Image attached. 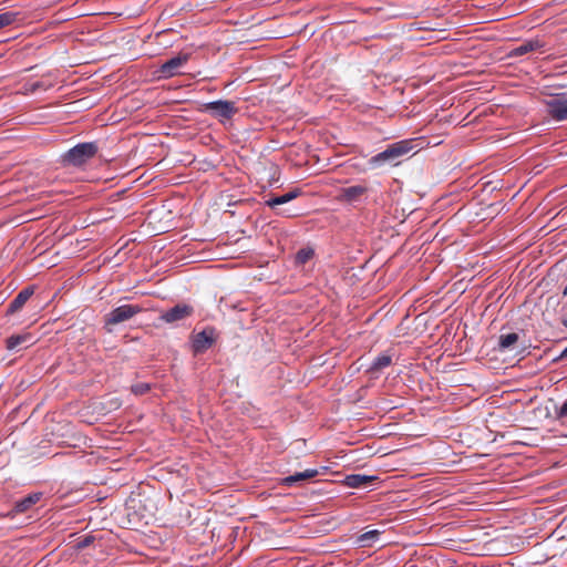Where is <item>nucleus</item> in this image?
Listing matches in <instances>:
<instances>
[{
	"label": "nucleus",
	"mask_w": 567,
	"mask_h": 567,
	"mask_svg": "<svg viewBox=\"0 0 567 567\" xmlns=\"http://www.w3.org/2000/svg\"><path fill=\"white\" fill-rule=\"evenodd\" d=\"M422 138H406L389 144L384 151L369 159L374 168L395 167L422 150Z\"/></svg>",
	"instance_id": "obj_1"
},
{
	"label": "nucleus",
	"mask_w": 567,
	"mask_h": 567,
	"mask_svg": "<svg viewBox=\"0 0 567 567\" xmlns=\"http://www.w3.org/2000/svg\"><path fill=\"white\" fill-rule=\"evenodd\" d=\"M97 142L79 143L69 151L61 154L59 163L63 167L84 168L99 154Z\"/></svg>",
	"instance_id": "obj_2"
},
{
	"label": "nucleus",
	"mask_w": 567,
	"mask_h": 567,
	"mask_svg": "<svg viewBox=\"0 0 567 567\" xmlns=\"http://www.w3.org/2000/svg\"><path fill=\"white\" fill-rule=\"evenodd\" d=\"M142 310L143 308L138 305H123L109 312L104 322L106 326H115L130 320Z\"/></svg>",
	"instance_id": "obj_3"
},
{
	"label": "nucleus",
	"mask_w": 567,
	"mask_h": 567,
	"mask_svg": "<svg viewBox=\"0 0 567 567\" xmlns=\"http://www.w3.org/2000/svg\"><path fill=\"white\" fill-rule=\"evenodd\" d=\"M216 341V330L214 327H206L203 331L193 336L192 348L194 353H204Z\"/></svg>",
	"instance_id": "obj_4"
},
{
	"label": "nucleus",
	"mask_w": 567,
	"mask_h": 567,
	"mask_svg": "<svg viewBox=\"0 0 567 567\" xmlns=\"http://www.w3.org/2000/svg\"><path fill=\"white\" fill-rule=\"evenodd\" d=\"M194 307L188 303H177L173 308L161 313L159 319L166 323H174L192 317Z\"/></svg>",
	"instance_id": "obj_5"
},
{
	"label": "nucleus",
	"mask_w": 567,
	"mask_h": 567,
	"mask_svg": "<svg viewBox=\"0 0 567 567\" xmlns=\"http://www.w3.org/2000/svg\"><path fill=\"white\" fill-rule=\"evenodd\" d=\"M205 110L226 120L231 118L238 111L234 102L225 100L209 102L205 104Z\"/></svg>",
	"instance_id": "obj_6"
},
{
	"label": "nucleus",
	"mask_w": 567,
	"mask_h": 567,
	"mask_svg": "<svg viewBox=\"0 0 567 567\" xmlns=\"http://www.w3.org/2000/svg\"><path fill=\"white\" fill-rule=\"evenodd\" d=\"M368 192V187L363 185H355L350 187L341 188L336 199L340 203L357 204L362 202Z\"/></svg>",
	"instance_id": "obj_7"
},
{
	"label": "nucleus",
	"mask_w": 567,
	"mask_h": 567,
	"mask_svg": "<svg viewBox=\"0 0 567 567\" xmlns=\"http://www.w3.org/2000/svg\"><path fill=\"white\" fill-rule=\"evenodd\" d=\"M549 115L556 121L567 120V97L556 96L546 102Z\"/></svg>",
	"instance_id": "obj_8"
},
{
	"label": "nucleus",
	"mask_w": 567,
	"mask_h": 567,
	"mask_svg": "<svg viewBox=\"0 0 567 567\" xmlns=\"http://www.w3.org/2000/svg\"><path fill=\"white\" fill-rule=\"evenodd\" d=\"M42 497V493H32L22 499L18 501L14 507L6 514H0V517H14L18 513L28 512L33 505H35Z\"/></svg>",
	"instance_id": "obj_9"
},
{
	"label": "nucleus",
	"mask_w": 567,
	"mask_h": 567,
	"mask_svg": "<svg viewBox=\"0 0 567 567\" xmlns=\"http://www.w3.org/2000/svg\"><path fill=\"white\" fill-rule=\"evenodd\" d=\"M188 61L187 54H178L161 65V73L165 78H172L178 73V70Z\"/></svg>",
	"instance_id": "obj_10"
},
{
	"label": "nucleus",
	"mask_w": 567,
	"mask_h": 567,
	"mask_svg": "<svg viewBox=\"0 0 567 567\" xmlns=\"http://www.w3.org/2000/svg\"><path fill=\"white\" fill-rule=\"evenodd\" d=\"M544 47H545V42L542 39L533 38V39L526 40L525 42H523L518 47L514 48L509 52L508 55L511 58L522 56V55H525L527 53L538 51V50L543 49Z\"/></svg>",
	"instance_id": "obj_11"
},
{
	"label": "nucleus",
	"mask_w": 567,
	"mask_h": 567,
	"mask_svg": "<svg viewBox=\"0 0 567 567\" xmlns=\"http://www.w3.org/2000/svg\"><path fill=\"white\" fill-rule=\"evenodd\" d=\"M34 293V288L32 286L25 287L22 289L16 298L10 302L7 309V316H11L18 311H20L25 302L32 297Z\"/></svg>",
	"instance_id": "obj_12"
},
{
	"label": "nucleus",
	"mask_w": 567,
	"mask_h": 567,
	"mask_svg": "<svg viewBox=\"0 0 567 567\" xmlns=\"http://www.w3.org/2000/svg\"><path fill=\"white\" fill-rule=\"evenodd\" d=\"M33 336L31 333L12 334L6 339V348L12 351L22 346L27 348L33 344Z\"/></svg>",
	"instance_id": "obj_13"
},
{
	"label": "nucleus",
	"mask_w": 567,
	"mask_h": 567,
	"mask_svg": "<svg viewBox=\"0 0 567 567\" xmlns=\"http://www.w3.org/2000/svg\"><path fill=\"white\" fill-rule=\"evenodd\" d=\"M319 474V471L316 468H308L303 472L295 473L293 475H289L282 478V484L286 486H292L295 484H299L303 481L311 480Z\"/></svg>",
	"instance_id": "obj_14"
},
{
	"label": "nucleus",
	"mask_w": 567,
	"mask_h": 567,
	"mask_svg": "<svg viewBox=\"0 0 567 567\" xmlns=\"http://www.w3.org/2000/svg\"><path fill=\"white\" fill-rule=\"evenodd\" d=\"M377 476L363 475V474H351L346 476L344 483L347 486L352 488H360L368 486L371 482L375 481Z\"/></svg>",
	"instance_id": "obj_15"
},
{
	"label": "nucleus",
	"mask_w": 567,
	"mask_h": 567,
	"mask_svg": "<svg viewBox=\"0 0 567 567\" xmlns=\"http://www.w3.org/2000/svg\"><path fill=\"white\" fill-rule=\"evenodd\" d=\"M300 194H301L300 188H293L284 195L270 197L269 199H267L265 202V204L270 208H275L278 205L286 204V203L297 198Z\"/></svg>",
	"instance_id": "obj_16"
},
{
	"label": "nucleus",
	"mask_w": 567,
	"mask_h": 567,
	"mask_svg": "<svg viewBox=\"0 0 567 567\" xmlns=\"http://www.w3.org/2000/svg\"><path fill=\"white\" fill-rule=\"evenodd\" d=\"M392 363V358L389 354H380L378 355L373 362L371 363L368 372L374 374L382 371L384 368H388Z\"/></svg>",
	"instance_id": "obj_17"
},
{
	"label": "nucleus",
	"mask_w": 567,
	"mask_h": 567,
	"mask_svg": "<svg viewBox=\"0 0 567 567\" xmlns=\"http://www.w3.org/2000/svg\"><path fill=\"white\" fill-rule=\"evenodd\" d=\"M519 336L516 332L501 334L498 338V350L504 351L512 349L518 341Z\"/></svg>",
	"instance_id": "obj_18"
},
{
	"label": "nucleus",
	"mask_w": 567,
	"mask_h": 567,
	"mask_svg": "<svg viewBox=\"0 0 567 567\" xmlns=\"http://www.w3.org/2000/svg\"><path fill=\"white\" fill-rule=\"evenodd\" d=\"M315 256V251L310 247L301 248L296 254V264L305 265Z\"/></svg>",
	"instance_id": "obj_19"
},
{
	"label": "nucleus",
	"mask_w": 567,
	"mask_h": 567,
	"mask_svg": "<svg viewBox=\"0 0 567 567\" xmlns=\"http://www.w3.org/2000/svg\"><path fill=\"white\" fill-rule=\"evenodd\" d=\"M18 12L7 11L0 13V29L13 24L18 20Z\"/></svg>",
	"instance_id": "obj_20"
},
{
	"label": "nucleus",
	"mask_w": 567,
	"mask_h": 567,
	"mask_svg": "<svg viewBox=\"0 0 567 567\" xmlns=\"http://www.w3.org/2000/svg\"><path fill=\"white\" fill-rule=\"evenodd\" d=\"M151 390V385L148 383H145V382H138V383H135L131 386V391L135 394V395H144L146 394L148 391Z\"/></svg>",
	"instance_id": "obj_21"
},
{
	"label": "nucleus",
	"mask_w": 567,
	"mask_h": 567,
	"mask_svg": "<svg viewBox=\"0 0 567 567\" xmlns=\"http://www.w3.org/2000/svg\"><path fill=\"white\" fill-rule=\"evenodd\" d=\"M379 535H380V532H378V530H369V532L362 534L360 536L359 540L362 544V546H368V545H370V543L372 540L378 538Z\"/></svg>",
	"instance_id": "obj_22"
},
{
	"label": "nucleus",
	"mask_w": 567,
	"mask_h": 567,
	"mask_svg": "<svg viewBox=\"0 0 567 567\" xmlns=\"http://www.w3.org/2000/svg\"><path fill=\"white\" fill-rule=\"evenodd\" d=\"M94 540V537L93 536H84L82 538L79 539L78 544H76V548L78 549H83L87 546H90Z\"/></svg>",
	"instance_id": "obj_23"
},
{
	"label": "nucleus",
	"mask_w": 567,
	"mask_h": 567,
	"mask_svg": "<svg viewBox=\"0 0 567 567\" xmlns=\"http://www.w3.org/2000/svg\"><path fill=\"white\" fill-rule=\"evenodd\" d=\"M555 414L557 419L567 417V400L559 408L555 409Z\"/></svg>",
	"instance_id": "obj_24"
},
{
	"label": "nucleus",
	"mask_w": 567,
	"mask_h": 567,
	"mask_svg": "<svg viewBox=\"0 0 567 567\" xmlns=\"http://www.w3.org/2000/svg\"><path fill=\"white\" fill-rule=\"evenodd\" d=\"M544 169H545V166L543 165V163H539V164H536L534 167H533V171L530 172V174H533V176H537V175H540L544 173Z\"/></svg>",
	"instance_id": "obj_25"
},
{
	"label": "nucleus",
	"mask_w": 567,
	"mask_h": 567,
	"mask_svg": "<svg viewBox=\"0 0 567 567\" xmlns=\"http://www.w3.org/2000/svg\"><path fill=\"white\" fill-rule=\"evenodd\" d=\"M567 358V347L561 351V353L553 360V362H558Z\"/></svg>",
	"instance_id": "obj_26"
},
{
	"label": "nucleus",
	"mask_w": 567,
	"mask_h": 567,
	"mask_svg": "<svg viewBox=\"0 0 567 567\" xmlns=\"http://www.w3.org/2000/svg\"><path fill=\"white\" fill-rule=\"evenodd\" d=\"M492 185H493V182H487V183L484 185L483 189H486L487 187H489V186H492Z\"/></svg>",
	"instance_id": "obj_27"
},
{
	"label": "nucleus",
	"mask_w": 567,
	"mask_h": 567,
	"mask_svg": "<svg viewBox=\"0 0 567 567\" xmlns=\"http://www.w3.org/2000/svg\"><path fill=\"white\" fill-rule=\"evenodd\" d=\"M561 324L567 328V318L561 320Z\"/></svg>",
	"instance_id": "obj_28"
},
{
	"label": "nucleus",
	"mask_w": 567,
	"mask_h": 567,
	"mask_svg": "<svg viewBox=\"0 0 567 567\" xmlns=\"http://www.w3.org/2000/svg\"><path fill=\"white\" fill-rule=\"evenodd\" d=\"M563 295L567 296V284H566V287L564 288Z\"/></svg>",
	"instance_id": "obj_29"
}]
</instances>
